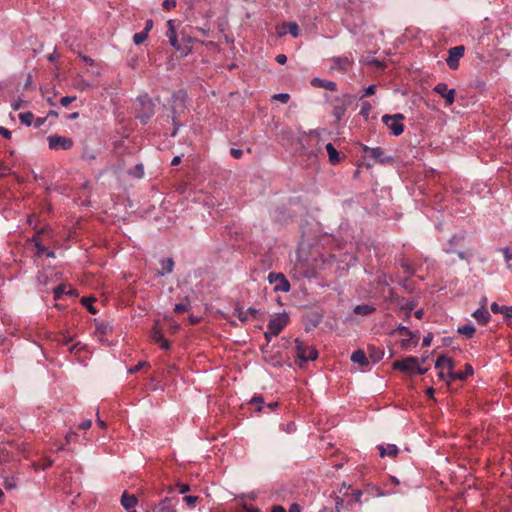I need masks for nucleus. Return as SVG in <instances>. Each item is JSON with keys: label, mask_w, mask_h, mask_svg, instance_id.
I'll return each instance as SVG.
<instances>
[{"label": "nucleus", "mask_w": 512, "mask_h": 512, "mask_svg": "<svg viewBox=\"0 0 512 512\" xmlns=\"http://www.w3.org/2000/svg\"><path fill=\"white\" fill-rule=\"evenodd\" d=\"M283 28H286L287 33L292 35L294 38H297L300 35V28L296 22L284 23Z\"/></svg>", "instance_id": "obj_31"}, {"label": "nucleus", "mask_w": 512, "mask_h": 512, "mask_svg": "<svg viewBox=\"0 0 512 512\" xmlns=\"http://www.w3.org/2000/svg\"><path fill=\"white\" fill-rule=\"evenodd\" d=\"M503 317L505 320L509 321L512 319V306H506L504 308V312H502Z\"/></svg>", "instance_id": "obj_51"}, {"label": "nucleus", "mask_w": 512, "mask_h": 512, "mask_svg": "<svg viewBox=\"0 0 512 512\" xmlns=\"http://www.w3.org/2000/svg\"><path fill=\"white\" fill-rule=\"evenodd\" d=\"M12 459V455L8 450L0 448V463H7Z\"/></svg>", "instance_id": "obj_42"}, {"label": "nucleus", "mask_w": 512, "mask_h": 512, "mask_svg": "<svg viewBox=\"0 0 512 512\" xmlns=\"http://www.w3.org/2000/svg\"><path fill=\"white\" fill-rule=\"evenodd\" d=\"M66 287L65 285H58L57 287L54 288L53 290V293H54V299L58 300L60 299L64 294H66Z\"/></svg>", "instance_id": "obj_40"}, {"label": "nucleus", "mask_w": 512, "mask_h": 512, "mask_svg": "<svg viewBox=\"0 0 512 512\" xmlns=\"http://www.w3.org/2000/svg\"><path fill=\"white\" fill-rule=\"evenodd\" d=\"M461 239L462 238H460L458 236L452 237L450 239V241H449L450 246H453L454 244H457L458 241L461 240ZM445 252L448 253V254L456 253L460 259H467V254L465 252H461V251L458 252L453 247L445 249Z\"/></svg>", "instance_id": "obj_29"}, {"label": "nucleus", "mask_w": 512, "mask_h": 512, "mask_svg": "<svg viewBox=\"0 0 512 512\" xmlns=\"http://www.w3.org/2000/svg\"><path fill=\"white\" fill-rule=\"evenodd\" d=\"M268 281L271 284H275L274 291L289 292L290 283L282 273L271 272L268 275Z\"/></svg>", "instance_id": "obj_7"}, {"label": "nucleus", "mask_w": 512, "mask_h": 512, "mask_svg": "<svg viewBox=\"0 0 512 512\" xmlns=\"http://www.w3.org/2000/svg\"><path fill=\"white\" fill-rule=\"evenodd\" d=\"M97 330L102 334H106L109 330H111V326L108 323H101L97 325Z\"/></svg>", "instance_id": "obj_50"}, {"label": "nucleus", "mask_w": 512, "mask_h": 512, "mask_svg": "<svg viewBox=\"0 0 512 512\" xmlns=\"http://www.w3.org/2000/svg\"><path fill=\"white\" fill-rule=\"evenodd\" d=\"M138 102L140 104V109L137 114V118L140 119L142 124H146L154 115L155 105L147 94L139 96Z\"/></svg>", "instance_id": "obj_3"}, {"label": "nucleus", "mask_w": 512, "mask_h": 512, "mask_svg": "<svg viewBox=\"0 0 512 512\" xmlns=\"http://www.w3.org/2000/svg\"><path fill=\"white\" fill-rule=\"evenodd\" d=\"M169 44L176 49L177 51L181 52L184 56L188 55L192 47L188 45H181L178 41L177 35L174 37H169Z\"/></svg>", "instance_id": "obj_22"}, {"label": "nucleus", "mask_w": 512, "mask_h": 512, "mask_svg": "<svg viewBox=\"0 0 512 512\" xmlns=\"http://www.w3.org/2000/svg\"><path fill=\"white\" fill-rule=\"evenodd\" d=\"M289 320V315L283 312L278 314L275 318L271 319L267 328L270 330V333H273L274 336H278L280 332L288 325Z\"/></svg>", "instance_id": "obj_6"}, {"label": "nucleus", "mask_w": 512, "mask_h": 512, "mask_svg": "<svg viewBox=\"0 0 512 512\" xmlns=\"http://www.w3.org/2000/svg\"><path fill=\"white\" fill-rule=\"evenodd\" d=\"M147 37H148L147 32L142 31V32L136 33L133 36V42L135 45H140L147 39Z\"/></svg>", "instance_id": "obj_39"}, {"label": "nucleus", "mask_w": 512, "mask_h": 512, "mask_svg": "<svg viewBox=\"0 0 512 512\" xmlns=\"http://www.w3.org/2000/svg\"><path fill=\"white\" fill-rule=\"evenodd\" d=\"M457 332L467 338H472L476 332V328L472 324H465L458 327Z\"/></svg>", "instance_id": "obj_30"}, {"label": "nucleus", "mask_w": 512, "mask_h": 512, "mask_svg": "<svg viewBox=\"0 0 512 512\" xmlns=\"http://www.w3.org/2000/svg\"><path fill=\"white\" fill-rule=\"evenodd\" d=\"M295 363L303 367L308 361H314L318 357V351L313 346H308L300 339L295 340Z\"/></svg>", "instance_id": "obj_1"}, {"label": "nucleus", "mask_w": 512, "mask_h": 512, "mask_svg": "<svg viewBox=\"0 0 512 512\" xmlns=\"http://www.w3.org/2000/svg\"><path fill=\"white\" fill-rule=\"evenodd\" d=\"M93 301H94V298L93 297H84L81 299V303L82 305L91 313V314H95L97 312V310L95 309V307L93 306Z\"/></svg>", "instance_id": "obj_33"}, {"label": "nucleus", "mask_w": 512, "mask_h": 512, "mask_svg": "<svg viewBox=\"0 0 512 512\" xmlns=\"http://www.w3.org/2000/svg\"><path fill=\"white\" fill-rule=\"evenodd\" d=\"M433 340V334L430 332L428 333L426 336H424L423 338V342H422V346L423 347H428L431 345V342Z\"/></svg>", "instance_id": "obj_54"}, {"label": "nucleus", "mask_w": 512, "mask_h": 512, "mask_svg": "<svg viewBox=\"0 0 512 512\" xmlns=\"http://www.w3.org/2000/svg\"><path fill=\"white\" fill-rule=\"evenodd\" d=\"M322 321V315L319 313L308 314L304 317V326L306 331L315 329Z\"/></svg>", "instance_id": "obj_15"}, {"label": "nucleus", "mask_w": 512, "mask_h": 512, "mask_svg": "<svg viewBox=\"0 0 512 512\" xmlns=\"http://www.w3.org/2000/svg\"><path fill=\"white\" fill-rule=\"evenodd\" d=\"M130 174L136 178H142L144 176V167L142 164H137L135 167L130 171Z\"/></svg>", "instance_id": "obj_38"}, {"label": "nucleus", "mask_w": 512, "mask_h": 512, "mask_svg": "<svg viewBox=\"0 0 512 512\" xmlns=\"http://www.w3.org/2000/svg\"><path fill=\"white\" fill-rule=\"evenodd\" d=\"M191 303L190 298L188 296L184 297L183 301L177 303L174 307V312L176 314H181L190 310Z\"/></svg>", "instance_id": "obj_28"}, {"label": "nucleus", "mask_w": 512, "mask_h": 512, "mask_svg": "<svg viewBox=\"0 0 512 512\" xmlns=\"http://www.w3.org/2000/svg\"><path fill=\"white\" fill-rule=\"evenodd\" d=\"M288 512H301V507L297 503H293L290 505Z\"/></svg>", "instance_id": "obj_64"}, {"label": "nucleus", "mask_w": 512, "mask_h": 512, "mask_svg": "<svg viewBox=\"0 0 512 512\" xmlns=\"http://www.w3.org/2000/svg\"><path fill=\"white\" fill-rule=\"evenodd\" d=\"M363 495V492L359 489H354L351 493L352 498L347 501L349 505H351L353 502L355 503H361V497Z\"/></svg>", "instance_id": "obj_37"}, {"label": "nucleus", "mask_w": 512, "mask_h": 512, "mask_svg": "<svg viewBox=\"0 0 512 512\" xmlns=\"http://www.w3.org/2000/svg\"><path fill=\"white\" fill-rule=\"evenodd\" d=\"M272 99L279 100L282 103H287L290 100V95L288 93H278L272 96Z\"/></svg>", "instance_id": "obj_43"}, {"label": "nucleus", "mask_w": 512, "mask_h": 512, "mask_svg": "<svg viewBox=\"0 0 512 512\" xmlns=\"http://www.w3.org/2000/svg\"><path fill=\"white\" fill-rule=\"evenodd\" d=\"M464 52L465 47L463 45H458L449 49L446 63L450 69L456 70L459 67V59L463 57Z\"/></svg>", "instance_id": "obj_10"}, {"label": "nucleus", "mask_w": 512, "mask_h": 512, "mask_svg": "<svg viewBox=\"0 0 512 512\" xmlns=\"http://www.w3.org/2000/svg\"><path fill=\"white\" fill-rule=\"evenodd\" d=\"M506 306H500L498 303L496 302H493L490 306L491 308V311L494 313V314H502V312H504V308Z\"/></svg>", "instance_id": "obj_47"}, {"label": "nucleus", "mask_w": 512, "mask_h": 512, "mask_svg": "<svg viewBox=\"0 0 512 512\" xmlns=\"http://www.w3.org/2000/svg\"><path fill=\"white\" fill-rule=\"evenodd\" d=\"M47 120V117H39L34 120L35 128H40Z\"/></svg>", "instance_id": "obj_62"}, {"label": "nucleus", "mask_w": 512, "mask_h": 512, "mask_svg": "<svg viewBox=\"0 0 512 512\" xmlns=\"http://www.w3.org/2000/svg\"><path fill=\"white\" fill-rule=\"evenodd\" d=\"M233 315L236 316L241 322L248 321L247 310L245 311L242 307H236L233 311Z\"/></svg>", "instance_id": "obj_35"}, {"label": "nucleus", "mask_w": 512, "mask_h": 512, "mask_svg": "<svg viewBox=\"0 0 512 512\" xmlns=\"http://www.w3.org/2000/svg\"><path fill=\"white\" fill-rule=\"evenodd\" d=\"M91 426H92V420L87 419L79 425V428L82 430H88Z\"/></svg>", "instance_id": "obj_60"}, {"label": "nucleus", "mask_w": 512, "mask_h": 512, "mask_svg": "<svg viewBox=\"0 0 512 512\" xmlns=\"http://www.w3.org/2000/svg\"><path fill=\"white\" fill-rule=\"evenodd\" d=\"M76 100V96H64L60 99L62 106H68L70 103Z\"/></svg>", "instance_id": "obj_48"}, {"label": "nucleus", "mask_w": 512, "mask_h": 512, "mask_svg": "<svg viewBox=\"0 0 512 512\" xmlns=\"http://www.w3.org/2000/svg\"><path fill=\"white\" fill-rule=\"evenodd\" d=\"M444 360H445V356L444 355L439 356L437 358L436 362H435V368L443 370L444 369V364H445Z\"/></svg>", "instance_id": "obj_52"}, {"label": "nucleus", "mask_w": 512, "mask_h": 512, "mask_svg": "<svg viewBox=\"0 0 512 512\" xmlns=\"http://www.w3.org/2000/svg\"><path fill=\"white\" fill-rule=\"evenodd\" d=\"M377 449L381 457L386 455L390 457H396L399 453V449L395 444H387L386 446L378 445Z\"/></svg>", "instance_id": "obj_20"}, {"label": "nucleus", "mask_w": 512, "mask_h": 512, "mask_svg": "<svg viewBox=\"0 0 512 512\" xmlns=\"http://www.w3.org/2000/svg\"><path fill=\"white\" fill-rule=\"evenodd\" d=\"M428 371V368H422L420 366V361L418 360L416 367H415V374L424 375Z\"/></svg>", "instance_id": "obj_59"}, {"label": "nucleus", "mask_w": 512, "mask_h": 512, "mask_svg": "<svg viewBox=\"0 0 512 512\" xmlns=\"http://www.w3.org/2000/svg\"><path fill=\"white\" fill-rule=\"evenodd\" d=\"M198 500H199L198 496L187 495V496L183 497V501L189 507H194L195 504L198 502Z\"/></svg>", "instance_id": "obj_41"}, {"label": "nucleus", "mask_w": 512, "mask_h": 512, "mask_svg": "<svg viewBox=\"0 0 512 512\" xmlns=\"http://www.w3.org/2000/svg\"><path fill=\"white\" fill-rule=\"evenodd\" d=\"M395 333H399V334H406L408 335L409 337L411 338H414L415 335L414 333L409 329V327L407 326H404L402 324H399L393 331L391 334H395Z\"/></svg>", "instance_id": "obj_34"}, {"label": "nucleus", "mask_w": 512, "mask_h": 512, "mask_svg": "<svg viewBox=\"0 0 512 512\" xmlns=\"http://www.w3.org/2000/svg\"><path fill=\"white\" fill-rule=\"evenodd\" d=\"M178 502L176 497H165L157 504L151 506L147 512H176L175 505Z\"/></svg>", "instance_id": "obj_9"}, {"label": "nucleus", "mask_w": 512, "mask_h": 512, "mask_svg": "<svg viewBox=\"0 0 512 512\" xmlns=\"http://www.w3.org/2000/svg\"><path fill=\"white\" fill-rule=\"evenodd\" d=\"M376 308L369 304H360L356 305L353 309L354 313L357 315L367 316L373 313Z\"/></svg>", "instance_id": "obj_27"}, {"label": "nucleus", "mask_w": 512, "mask_h": 512, "mask_svg": "<svg viewBox=\"0 0 512 512\" xmlns=\"http://www.w3.org/2000/svg\"><path fill=\"white\" fill-rule=\"evenodd\" d=\"M502 252L504 254L505 261L509 262L510 260H512V254L508 247L503 248Z\"/></svg>", "instance_id": "obj_63"}, {"label": "nucleus", "mask_w": 512, "mask_h": 512, "mask_svg": "<svg viewBox=\"0 0 512 512\" xmlns=\"http://www.w3.org/2000/svg\"><path fill=\"white\" fill-rule=\"evenodd\" d=\"M33 241L35 242L36 255L38 257H41L42 255H46L49 258L55 257V253L53 251L47 249L44 245H42V243L40 242V240L37 237H33Z\"/></svg>", "instance_id": "obj_24"}, {"label": "nucleus", "mask_w": 512, "mask_h": 512, "mask_svg": "<svg viewBox=\"0 0 512 512\" xmlns=\"http://www.w3.org/2000/svg\"><path fill=\"white\" fill-rule=\"evenodd\" d=\"M176 4H177L176 0H164L162 2V7L164 10L169 11V10L174 9L176 7Z\"/></svg>", "instance_id": "obj_45"}, {"label": "nucleus", "mask_w": 512, "mask_h": 512, "mask_svg": "<svg viewBox=\"0 0 512 512\" xmlns=\"http://www.w3.org/2000/svg\"><path fill=\"white\" fill-rule=\"evenodd\" d=\"M311 85L314 87L325 88L330 91L337 90V84L334 81L324 80L318 77H315L311 80Z\"/></svg>", "instance_id": "obj_19"}, {"label": "nucleus", "mask_w": 512, "mask_h": 512, "mask_svg": "<svg viewBox=\"0 0 512 512\" xmlns=\"http://www.w3.org/2000/svg\"><path fill=\"white\" fill-rule=\"evenodd\" d=\"M401 267L405 270L406 273H408L410 275H412L414 273L411 265L406 261L401 262Z\"/></svg>", "instance_id": "obj_57"}, {"label": "nucleus", "mask_w": 512, "mask_h": 512, "mask_svg": "<svg viewBox=\"0 0 512 512\" xmlns=\"http://www.w3.org/2000/svg\"><path fill=\"white\" fill-rule=\"evenodd\" d=\"M19 120L21 121L22 124H24L26 126H30L32 123H34V115L30 111L20 113Z\"/></svg>", "instance_id": "obj_32"}, {"label": "nucleus", "mask_w": 512, "mask_h": 512, "mask_svg": "<svg viewBox=\"0 0 512 512\" xmlns=\"http://www.w3.org/2000/svg\"><path fill=\"white\" fill-rule=\"evenodd\" d=\"M474 374L473 367L467 363L465 364V374H462L461 371L455 372L454 370L451 372H448L446 377V382L449 385L453 381L459 380V381H465L469 376H472Z\"/></svg>", "instance_id": "obj_14"}, {"label": "nucleus", "mask_w": 512, "mask_h": 512, "mask_svg": "<svg viewBox=\"0 0 512 512\" xmlns=\"http://www.w3.org/2000/svg\"><path fill=\"white\" fill-rule=\"evenodd\" d=\"M404 120V115L401 113H397L394 115H383L382 122L391 130L392 135L399 136L404 132V124L402 121Z\"/></svg>", "instance_id": "obj_4"}, {"label": "nucleus", "mask_w": 512, "mask_h": 512, "mask_svg": "<svg viewBox=\"0 0 512 512\" xmlns=\"http://www.w3.org/2000/svg\"><path fill=\"white\" fill-rule=\"evenodd\" d=\"M472 316L477 320V322L481 325H486L490 320V314L487 309L480 308L472 313Z\"/></svg>", "instance_id": "obj_23"}, {"label": "nucleus", "mask_w": 512, "mask_h": 512, "mask_svg": "<svg viewBox=\"0 0 512 512\" xmlns=\"http://www.w3.org/2000/svg\"><path fill=\"white\" fill-rule=\"evenodd\" d=\"M176 487L179 488V493L180 494H185V493L190 491V486L188 484H185V483H177Z\"/></svg>", "instance_id": "obj_53"}, {"label": "nucleus", "mask_w": 512, "mask_h": 512, "mask_svg": "<svg viewBox=\"0 0 512 512\" xmlns=\"http://www.w3.org/2000/svg\"><path fill=\"white\" fill-rule=\"evenodd\" d=\"M351 361L353 363H358L361 366L369 365V360L365 354V352L361 349L356 350L351 355Z\"/></svg>", "instance_id": "obj_25"}, {"label": "nucleus", "mask_w": 512, "mask_h": 512, "mask_svg": "<svg viewBox=\"0 0 512 512\" xmlns=\"http://www.w3.org/2000/svg\"><path fill=\"white\" fill-rule=\"evenodd\" d=\"M370 110H371V105L369 102H364L362 104V107H361V110H360V114L362 116H365V117H368L369 113H370Z\"/></svg>", "instance_id": "obj_46"}, {"label": "nucleus", "mask_w": 512, "mask_h": 512, "mask_svg": "<svg viewBox=\"0 0 512 512\" xmlns=\"http://www.w3.org/2000/svg\"><path fill=\"white\" fill-rule=\"evenodd\" d=\"M230 154L232 157H234L235 159H239L242 157L243 155V151L241 149H238V148H232L230 150Z\"/></svg>", "instance_id": "obj_55"}, {"label": "nucleus", "mask_w": 512, "mask_h": 512, "mask_svg": "<svg viewBox=\"0 0 512 512\" xmlns=\"http://www.w3.org/2000/svg\"><path fill=\"white\" fill-rule=\"evenodd\" d=\"M356 97L352 94H342L332 100V115L338 123L347 112L348 107L355 101Z\"/></svg>", "instance_id": "obj_2"}, {"label": "nucleus", "mask_w": 512, "mask_h": 512, "mask_svg": "<svg viewBox=\"0 0 512 512\" xmlns=\"http://www.w3.org/2000/svg\"><path fill=\"white\" fill-rule=\"evenodd\" d=\"M190 190L189 188V184L186 183V182H182L178 185L177 187V191L180 193V194H186L188 191Z\"/></svg>", "instance_id": "obj_49"}, {"label": "nucleus", "mask_w": 512, "mask_h": 512, "mask_svg": "<svg viewBox=\"0 0 512 512\" xmlns=\"http://www.w3.org/2000/svg\"><path fill=\"white\" fill-rule=\"evenodd\" d=\"M444 362H445L444 369H447L448 372H451V371L454 370V368H455V361L452 358L445 356Z\"/></svg>", "instance_id": "obj_44"}, {"label": "nucleus", "mask_w": 512, "mask_h": 512, "mask_svg": "<svg viewBox=\"0 0 512 512\" xmlns=\"http://www.w3.org/2000/svg\"><path fill=\"white\" fill-rule=\"evenodd\" d=\"M177 35V30L175 27V20H168L167 21V32L166 37L169 39V37H174Z\"/></svg>", "instance_id": "obj_36"}, {"label": "nucleus", "mask_w": 512, "mask_h": 512, "mask_svg": "<svg viewBox=\"0 0 512 512\" xmlns=\"http://www.w3.org/2000/svg\"><path fill=\"white\" fill-rule=\"evenodd\" d=\"M344 500L343 498L336 497V503H335V510L336 512H340L341 508L343 507Z\"/></svg>", "instance_id": "obj_61"}, {"label": "nucleus", "mask_w": 512, "mask_h": 512, "mask_svg": "<svg viewBox=\"0 0 512 512\" xmlns=\"http://www.w3.org/2000/svg\"><path fill=\"white\" fill-rule=\"evenodd\" d=\"M363 151L365 153H369L370 157L378 163L386 164L393 161L391 156H384V150L381 147L369 148L368 146L364 145Z\"/></svg>", "instance_id": "obj_13"}, {"label": "nucleus", "mask_w": 512, "mask_h": 512, "mask_svg": "<svg viewBox=\"0 0 512 512\" xmlns=\"http://www.w3.org/2000/svg\"><path fill=\"white\" fill-rule=\"evenodd\" d=\"M150 337L155 343L160 345L161 349H163V350L170 349V342L164 338L163 332H162L161 328L159 327L158 321L155 322V324L151 330Z\"/></svg>", "instance_id": "obj_12"}, {"label": "nucleus", "mask_w": 512, "mask_h": 512, "mask_svg": "<svg viewBox=\"0 0 512 512\" xmlns=\"http://www.w3.org/2000/svg\"><path fill=\"white\" fill-rule=\"evenodd\" d=\"M48 146L51 150H70L74 142L70 137L60 136L57 134L50 135L47 138Z\"/></svg>", "instance_id": "obj_5"}, {"label": "nucleus", "mask_w": 512, "mask_h": 512, "mask_svg": "<svg viewBox=\"0 0 512 512\" xmlns=\"http://www.w3.org/2000/svg\"><path fill=\"white\" fill-rule=\"evenodd\" d=\"M332 61L339 70L344 72L348 71L353 65V61L348 57H334Z\"/></svg>", "instance_id": "obj_21"}, {"label": "nucleus", "mask_w": 512, "mask_h": 512, "mask_svg": "<svg viewBox=\"0 0 512 512\" xmlns=\"http://www.w3.org/2000/svg\"><path fill=\"white\" fill-rule=\"evenodd\" d=\"M144 366H148V363L143 361V362H139L137 365H135L133 368H131L129 370L130 373H136L138 371H140V369H142Z\"/></svg>", "instance_id": "obj_56"}, {"label": "nucleus", "mask_w": 512, "mask_h": 512, "mask_svg": "<svg viewBox=\"0 0 512 512\" xmlns=\"http://www.w3.org/2000/svg\"><path fill=\"white\" fill-rule=\"evenodd\" d=\"M0 135H2L6 139H10L12 136V133L7 128L0 126Z\"/></svg>", "instance_id": "obj_58"}, {"label": "nucleus", "mask_w": 512, "mask_h": 512, "mask_svg": "<svg viewBox=\"0 0 512 512\" xmlns=\"http://www.w3.org/2000/svg\"><path fill=\"white\" fill-rule=\"evenodd\" d=\"M325 148H326V151H327V154H328V157H329V162L332 165L338 164L340 162L339 152L333 146V144L332 143H327Z\"/></svg>", "instance_id": "obj_26"}, {"label": "nucleus", "mask_w": 512, "mask_h": 512, "mask_svg": "<svg viewBox=\"0 0 512 512\" xmlns=\"http://www.w3.org/2000/svg\"><path fill=\"white\" fill-rule=\"evenodd\" d=\"M138 503V499L134 494H129L127 492H124L121 496V505L128 511V512H136L135 510H132Z\"/></svg>", "instance_id": "obj_17"}, {"label": "nucleus", "mask_w": 512, "mask_h": 512, "mask_svg": "<svg viewBox=\"0 0 512 512\" xmlns=\"http://www.w3.org/2000/svg\"><path fill=\"white\" fill-rule=\"evenodd\" d=\"M418 362L417 357L408 356L403 360L395 361L392 364L393 369L402 371L408 374H415V367Z\"/></svg>", "instance_id": "obj_8"}, {"label": "nucleus", "mask_w": 512, "mask_h": 512, "mask_svg": "<svg viewBox=\"0 0 512 512\" xmlns=\"http://www.w3.org/2000/svg\"><path fill=\"white\" fill-rule=\"evenodd\" d=\"M433 90L444 98L446 106H451L454 103L456 91L455 89H449L446 83L440 82L436 84Z\"/></svg>", "instance_id": "obj_11"}, {"label": "nucleus", "mask_w": 512, "mask_h": 512, "mask_svg": "<svg viewBox=\"0 0 512 512\" xmlns=\"http://www.w3.org/2000/svg\"><path fill=\"white\" fill-rule=\"evenodd\" d=\"M99 152L88 145L87 142L82 144L81 159L86 162H92L97 159Z\"/></svg>", "instance_id": "obj_16"}, {"label": "nucleus", "mask_w": 512, "mask_h": 512, "mask_svg": "<svg viewBox=\"0 0 512 512\" xmlns=\"http://www.w3.org/2000/svg\"><path fill=\"white\" fill-rule=\"evenodd\" d=\"M160 266H161V269L157 270V276L163 277L165 275L172 273L173 268H174V261L170 257L163 258L160 261Z\"/></svg>", "instance_id": "obj_18"}]
</instances>
